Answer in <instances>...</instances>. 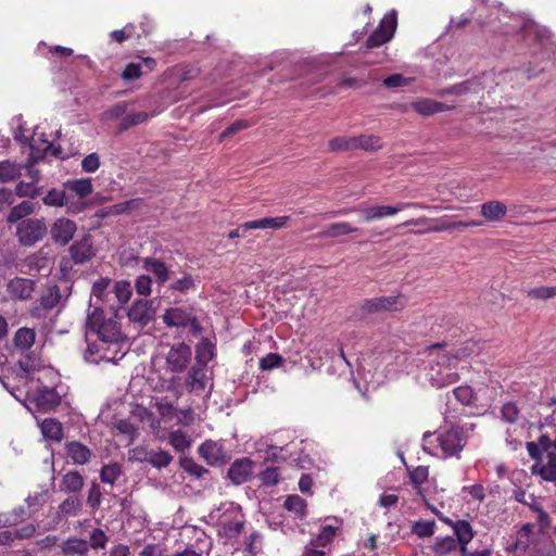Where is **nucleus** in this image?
Wrapping results in <instances>:
<instances>
[{
    "instance_id": "22",
    "label": "nucleus",
    "mask_w": 556,
    "mask_h": 556,
    "mask_svg": "<svg viewBox=\"0 0 556 556\" xmlns=\"http://www.w3.org/2000/svg\"><path fill=\"white\" fill-rule=\"evenodd\" d=\"M199 454L211 466L224 464L226 462V453L222 445L207 440L199 446Z\"/></svg>"
},
{
    "instance_id": "40",
    "label": "nucleus",
    "mask_w": 556,
    "mask_h": 556,
    "mask_svg": "<svg viewBox=\"0 0 556 556\" xmlns=\"http://www.w3.org/2000/svg\"><path fill=\"white\" fill-rule=\"evenodd\" d=\"M355 150L362 149L365 151H378L382 148L381 138L376 135H361L354 137Z\"/></svg>"
},
{
    "instance_id": "43",
    "label": "nucleus",
    "mask_w": 556,
    "mask_h": 556,
    "mask_svg": "<svg viewBox=\"0 0 556 556\" xmlns=\"http://www.w3.org/2000/svg\"><path fill=\"white\" fill-rule=\"evenodd\" d=\"M338 530L337 527L330 525L323 526L317 536L312 540L313 545H317L321 548L327 547L336 538Z\"/></svg>"
},
{
    "instance_id": "49",
    "label": "nucleus",
    "mask_w": 556,
    "mask_h": 556,
    "mask_svg": "<svg viewBox=\"0 0 556 556\" xmlns=\"http://www.w3.org/2000/svg\"><path fill=\"white\" fill-rule=\"evenodd\" d=\"M21 175V167L17 164L11 163L10 161H3L0 163V181L9 182Z\"/></svg>"
},
{
    "instance_id": "55",
    "label": "nucleus",
    "mask_w": 556,
    "mask_h": 556,
    "mask_svg": "<svg viewBox=\"0 0 556 556\" xmlns=\"http://www.w3.org/2000/svg\"><path fill=\"white\" fill-rule=\"evenodd\" d=\"M258 479L265 486L277 485L280 480V472L278 467H267L266 469L260 472Z\"/></svg>"
},
{
    "instance_id": "42",
    "label": "nucleus",
    "mask_w": 556,
    "mask_h": 556,
    "mask_svg": "<svg viewBox=\"0 0 556 556\" xmlns=\"http://www.w3.org/2000/svg\"><path fill=\"white\" fill-rule=\"evenodd\" d=\"M144 460L153 467L161 469L167 467L172 463L173 456L163 450L150 451L146 453Z\"/></svg>"
},
{
    "instance_id": "59",
    "label": "nucleus",
    "mask_w": 556,
    "mask_h": 556,
    "mask_svg": "<svg viewBox=\"0 0 556 556\" xmlns=\"http://www.w3.org/2000/svg\"><path fill=\"white\" fill-rule=\"evenodd\" d=\"M144 72L140 63H128L121 74V77L126 81H132L139 79Z\"/></svg>"
},
{
    "instance_id": "63",
    "label": "nucleus",
    "mask_w": 556,
    "mask_h": 556,
    "mask_svg": "<svg viewBox=\"0 0 556 556\" xmlns=\"http://www.w3.org/2000/svg\"><path fill=\"white\" fill-rule=\"evenodd\" d=\"M134 25L131 23L127 24L123 29H116L110 33V38L112 41L117 43H123L134 36Z\"/></svg>"
},
{
    "instance_id": "45",
    "label": "nucleus",
    "mask_w": 556,
    "mask_h": 556,
    "mask_svg": "<svg viewBox=\"0 0 556 556\" xmlns=\"http://www.w3.org/2000/svg\"><path fill=\"white\" fill-rule=\"evenodd\" d=\"M215 346L208 339H202L197 345L195 362L207 364L214 357Z\"/></svg>"
},
{
    "instance_id": "57",
    "label": "nucleus",
    "mask_w": 556,
    "mask_h": 556,
    "mask_svg": "<svg viewBox=\"0 0 556 556\" xmlns=\"http://www.w3.org/2000/svg\"><path fill=\"white\" fill-rule=\"evenodd\" d=\"M134 288L137 294L149 296L152 291V278L149 275H140L136 278Z\"/></svg>"
},
{
    "instance_id": "33",
    "label": "nucleus",
    "mask_w": 556,
    "mask_h": 556,
    "mask_svg": "<svg viewBox=\"0 0 556 556\" xmlns=\"http://www.w3.org/2000/svg\"><path fill=\"white\" fill-rule=\"evenodd\" d=\"M123 475V467L118 463L104 464L99 472L101 482L110 485H114Z\"/></svg>"
},
{
    "instance_id": "54",
    "label": "nucleus",
    "mask_w": 556,
    "mask_h": 556,
    "mask_svg": "<svg viewBox=\"0 0 556 556\" xmlns=\"http://www.w3.org/2000/svg\"><path fill=\"white\" fill-rule=\"evenodd\" d=\"M528 298L533 300H549L556 296V286L555 287H547L542 286L538 288L530 289L527 292Z\"/></svg>"
},
{
    "instance_id": "32",
    "label": "nucleus",
    "mask_w": 556,
    "mask_h": 556,
    "mask_svg": "<svg viewBox=\"0 0 556 556\" xmlns=\"http://www.w3.org/2000/svg\"><path fill=\"white\" fill-rule=\"evenodd\" d=\"M289 216L265 217L245 223V228L252 229H280L286 227Z\"/></svg>"
},
{
    "instance_id": "30",
    "label": "nucleus",
    "mask_w": 556,
    "mask_h": 556,
    "mask_svg": "<svg viewBox=\"0 0 556 556\" xmlns=\"http://www.w3.org/2000/svg\"><path fill=\"white\" fill-rule=\"evenodd\" d=\"M207 364L197 363L193 365L186 380L188 387L192 390H204L205 389V379H206V367Z\"/></svg>"
},
{
    "instance_id": "29",
    "label": "nucleus",
    "mask_w": 556,
    "mask_h": 556,
    "mask_svg": "<svg viewBox=\"0 0 556 556\" xmlns=\"http://www.w3.org/2000/svg\"><path fill=\"white\" fill-rule=\"evenodd\" d=\"M42 435L50 441L61 442L64 438L62 424L55 418H46L40 425Z\"/></svg>"
},
{
    "instance_id": "34",
    "label": "nucleus",
    "mask_w": 556,
    "mask_h": 556,
    "mask_svg": "<svg viewBox=\"0 0 556 556\" xmlns=\"http://www.w3.org/2000/svg\"><path fill=\"white\" fill-rule=\"evenodd\" d=\"M36 332L33 328L22 327L16 330L13 343L21 351H28L35 343Z\"/></svg>"
},
{
    "instance_id": "12",
    "label": "nucleus",
    "mask_w": 556,
    "mask_h": 556,
    "mask_svg": "<svg viewBox=\"0 0 556 556\" xmlns=\"http://www.w3.org/2000/svg\"><path fill=\"white\" fill-rule=\"evenodd\" d=\"M191 355V348L188 344L184 342L177 343L168 351L166 362L172 371L181 372L187 368Z\"/></svg>"
},
{
    "instance_id": "46",
    "label": "nucleus",
    "mask_w": 556,
    "mask_h": 556,
    "mask_svg": "<svg viewBox=\"0 0 556 556\" xmlns=\"http://www.w3.org/2000/svg\"><path fill=\"white\" fill-rule=\"evenodd\" d=\"M244 523L245 521L243 517L223 521L222 528L225 536H227L228 539L238 538L244 529Z\"/></svg>"
},
{
    "instance_id": "52",
    "label": "nucleus",
    "mask_w": 556,
    "mask_h": 556,
    "mask_svg": "<svg viewBox=\"0 0 556 556\" xmlns=\"http://www.w3.org/2000/svg\"><path fill=\"white\" fill-rule=\"evenodd\" d=\"M37 402L41 409L47 410L58 406L60 399L54 390H46L38 395Z\"/></svg>"
},
{
    "instance_id": "20",
    "label": "nucleus",
    "mask_w": 556,
    "mask_h": 556,
    "mask_svg": "<svg viewBox=\"0 0 556 556\" xmlns=\"http://www.w3.org/2000/svg\"><path fill=\"white\" fill-rule=\"evenodd\" d=\"M68 252L75 264H84L94 256V249L90 236H85L81 240L74 242Z\"/></svg>"
},
{
    "instance_id": "35",
    "label": "nucleus",
    "mask_w": 556,
    "mask_h": 556,
    "mask_svg": "<svg viewBox=\"0 0 556 556\" xmlns=\"http://www.w3.org/2000/svg\"><path fill=\"white\" fill-rule=\"evenodd\" d=\"M283 507L299 519H304L307 515V503L298 494L288 495Z\"/></svg>"
},
{
    "instance_id": "9",
    "label": "nucleus",
    "mask_w": 556,
    "mask_h": 556,
    "mask_svg": "<svg viewBox=\"0 0 556 556\" xmlns=\"http://www.w3.org/2000/svg\"><path fill=\"white\" fill-rule=\"evenodd\" d=\"M43 219L28 218L17 225L16 235L22 245L31 247L47 235Z\"/></svg>"
},
{
    "instance_id": "13",
    "label": "nucleus",
    "mask_w": 556,
    "mask_h": 556,
    "mask_svg": "<svg viewBox=\"0 0 556 556\" xmlns=\"http://www.w3.org/2000/svg\"><path fill=\"white\" fill-rule=\"evenodd\" d=\"M153 301L147 299L136 300L127 312L130 321L138 324L140 327L147 326L154 319Z\"/></svg>"
},
{
    "instance_id": "38",
    "label": "nucleus",
    "mask_w": 556,
    "mask_h": 556,
    "mask_svg": "<svg viewBox=\"0 0 556 556\" xmlns=\"http://www.w3.org/2000/svg\"><path fill=\"white\" fill-rule=\"evenodd\" d=\"M412 105L417 113L424 116H429L439 112H443L445 106L441 102L429 99L413 102Z\"/></svg>"
},
{
    "instance_id": "62",
    "label": "nucleus",
    "mask_w": 556,
    "mask_h": 556,
    "mask_svg": "<svg viewBox=\"0 0 556 556\" xmlns=\"http://www.w3.org/2000/svg\"><path fill=\"white\" fill-rule=\"evenodd\" d=\"M283 362V358L278 353H268L266 356L260 359V368L262 370H270L279 367Z\"/></svg>"
},
{
    "instance_id": "53",
    "label": "nucleus",
    "mask_w": 556,
    "mask_h": 556,
    "mask_svg": "<svg viewBox=\"0 0 556 556\" xmlns=\"http://www.w3.org/2000/svg\"><path fill=\"white\" fill-rule=\"evenodd\" d=\"M108 541L109 536L105 532L100 528H96L91 531L89 541L87 542L89 544V549H102L105 548Z\"/></svg>"
},
{
    "instance_id": "44",
    "label": "nucleus",
    "mask_w": 556,
    "mask_h": 556,
    "mask_svg": "<svg viewBox=\"0 0 556 556\" xmlns=\"http://www.w3.org/2000/svg\"><path fill=\"white\" fill-rule=\"evenodd\" d=\"M194 288L195 280L193 276L189 273H184V275L180 278L174 279L168 286L169 290L178 291L180 293H187Z\"/></svg>"
},
{
    "instance_id": "51",
    "label": "nucleus",
    "mask_w": 556,
    "mask_h": 556,
    "mask_svg": "<svg viewBox=\"0 0 556 556\" xmlns=\"http://www.w3.org/2000/svg\"><path fill=\"white\" fill-rule=\"evenodd\" d=\"M180 467L188 472L190 476H193L195 478L203 477L204 473L207 472V469H205L200 464L195 463L193 458L191 457H181L180 460Z\"/></svg>"
},
{
    "instance_id": "36",
    "label": "nucleus",
    "mask_w": 556,
    "mask_h": 556,
    "mask_svg": "<svg viewBox=\"0 0 556 556\" xmlns=\"http://www.w3.org/2000/svg\"><path fill=\"white\" fill-rule=\"evenodd\" d=\"M358 231V228L353 227L348 222H338L330 224L325 230H323L318 237L321 238H338L340 236L350 235Z\"/></svg>"
},
{
    "instance_id": "24",
    "label": "nucleus",
    "mask_w": 556,
    "mask_h": 556,
    "mask_svg": "<svg viewBox=\"0 0 556 556\" xmlns=\"http://www.w3.org/2000/svg\"><path fill=\"white\" fill-rule=\"evenodd\" d=\"M85 485L84 476L77 470H70L62 476L59 488L65 494L79 495Z\"/></svg>"
},
{
    "instance_id": "26",
    "label": "nucleus",
    "mask_w": 556,
    "mask_h": 556,
    "mask_svg": "<svg viewBox=\"0 0 556 556\" xmlns=\"http://www.w3.org/2000/svg\"><path fill=\"white\" fill-rule=\"evenodd\" d=\"M81 509V498L78 495L68 494V496L59 504L56 514L59 519L76 517L80 514Z\"/></svg>"
},
{
    "instance_id": "41",
    "label": "nucleus",
    "mask_w": 556,
    "mask_h": 556,
    "mask_svg": "<svg viewBox=\"0 0 556 556\" xmlns=\"http://www.w3.org/2000/svg\"><path fill=\"white\" fill-rule=\"evenodd\" d=\"M67 190L76 193L79 198H85L92 192V184L90 178H80L67 180L65 182Z\"/></svg>"
},
{
    "instance_id": "7",
    "label": "nucleus",
    "mask_w": 556,
    "mask_h": 556,
    "mask_svg": "<svg viewBox=\"0 0 556 556\" xmlns=\"http://www.w3.org/2000/svg\"><path fill=\"white\" fill-rule=\"evenodd\" d=\"M397 26V13L395 10L390 11L380 21L376 30H374L366 40L368 49L377 48L390 41L393 38Z\"/></svg>"
},
{
    "instance_id": "21",
    "label": "nucleus",
    "mask_w": 556,
    "mask_h": 556,
    "mask_svg": "<svg viewBox=\"0 0 556 556\" xmlns=\"http://www.w3.org/2000/svg\"><path fill=\"white\" fill-rule=\"evenodd\" d=\"M253 471V462L248 458L236 459L228 469V478L236 485L248 481Z\"/></svg>"
},
{
    "instance_id": "16",
    "label": "nucleus",
    "mask_w": 556,
    "mask_h": 556,
    "mask_svg": "<svg viewBox=\"0 0 556 556\" xmlns=\"http://www.w3.org/2000/svg\"><path fill=\"white\" fill-rule=\"evenodd\" d=\"M142 268L151 274L159 286H164L170 279L169 267L160 258L154 256L139 257Z\"/></svg>"
},
{
    "instance_id": "4",
    "label": "nucleus",
    "mask_w": 556,
    "mask_h": 556,
    "mask_svg": "<svg viewBox=\"0 0 556 556\" xmlns=\"http://www.w3.org/2000/svg\"><path fill=\"white\" fill-rule=\"evenodd\" d=\"M467 443V437L462 427H452L440 432H426L422 437V447L431 455H439L444 458L457 456Z\"/></svg>"
},
{
    "instance_id": "10",
    "label": "nucleus",
    "mask_w": 556,
    "mask_h": 556,
    "mask_svg": "<svg viewBox=\"0 0 556 556\" xmlns=\"http://www.w3.org/2000/svg\"><path fill=\"white\" fill-rule=\"evenodd\" d=\"M406 305L402 294L378 296L367 299L362 304V312L364 314H376L382 312H397L402 311Z\"/></svg>"
},
{
    "instance_id": "64",
    "label": "nucleus",
    "mask_w": 556,
    "mask_h": 556,
    "mask_svg": "<svg viewBox=\"0 0 556 556\" xmlns=\"http://www.w3.org/2000/svg\"><path fill=\"white\" fill-rule=\"evenodd\" d=\"M65 192L63 190L52 189L43 198V203L49 206H63Z\"/></svg>"
},
{
    "instance_id": "28",
    "label": "nucleus",
    "mask_w": 556,
    "mask_h": 556,
    "mask_svg": "<svg viewBox=\"0 0 556 556\" xmlns=\"http://www.w3.org/2000/svg\"><path fill=\"white\" fill-rule=\"evenodd\" d=\"M112 280L108 277H101L92 285L91 295L102 304H114L112 302Z\"/></svg>"
},
{
    "instance_id": "27",
    "label": "nucleus",
    "mask_w": 556,
    "mask_h": 556,
    "mask_svg": "<svg viewBox=\"0 0 556 556\" xmlns=\"http://www.w3.org/2000/svg\"><path fill=\"white\" fill-rule=\"evenodd\" d=\"M112 291V298L115 299V302H112L116 307V312H118L130 300L132 286L128 280H118L113 283Z\"/></svg>"
},
{
    "instance_id": "18",
    "label": "nucleus",
    "mask_w": 556,
    "mask_h": 556,
    "mask_svg": "<svg viewBox=\"0 0 556 556\" xmlns=\"http://www.w3.org/2000/svg\"><path fill=\"white\" fill-rule=\"evenodd\" d=\"M77 230L76 224L68 218H58L51 229V239L55 244L66 245L74 237Z\"/></svg>"
},
{
    "instance_id": "56",
    "label": "nucleus",
    "mask_w": 556,
    "mask_h": 556,
    "mask_svg": "<svg viewBox=\"0 0 556 556\" xmlns=\"http://www.w3.org/2000/svg\"><path fill=\"white\" fill-rule=\"evenodd\" d=\"M502 419L509 424L518 421L520 416V409L515 402H507L501 408Z\"/></svg>"
},
{
    "instance_id": "15",
    "label": "nucleus",
    "mask_w": 556,
    "mask_h": 556,
    "mask_svg": "<svg viewBox=\"0 0 556 556\" xmlns=\"http://www.w3.org/2000/svg\"><path fill=\"white\" fill-rule=\"evenodd\" d=\"M534 525L527 522L516 533L515 542L506 547L513 556H525L531 545Z\"/></svg>"
},
{
    "instance_id": "17",
    "label": "nucleus",
    "mask_w": 556,
    "mask_h": 556,
    "mask_svg": "<svg viewBox=\"0 0 556 556\" xmlns=\"http://www.w3.org/2000/svg\"><path fill=\"white\" fill-rule=\"evenodd\" d=\"M61 300V293L58 286L50 287L46 293L40 296L39 303H34L29 313L34 318H41L47 312L53 309Z\"/></svg>"
},
{
    "instance_id": "39",
    "label": "nucleus",
    "mask_w": 556,
    "mask_h": 556,
    "mask_svg": "<svg viewBox=\"0 0 556 556\" xmlns=\"http://www.w3.org/2000/svg\"><path fill=\"white\" fill-rule=\"evenodd\" d=\"M35 211V203L25 200L13 206L8 215V222L14 224L20 219L30 215Z\"/></svg>"
},
{
    "instance_id": "5",
    "label": "nucleus",
    "mask_w": 556,
    "mask_h": 556,
    "mask_svg": "<svg viewBox=\"0 0 556 556\" xmlns=\"http://www.w3.org/2000/svg\"><path fill=\"white\" fill-rule=\"evenodd\" d=\"M454 535L437 538L432 546V551L435 556H451L453 554H459L466 552V546L471 542L475 536L472 526L468 520L456 519L452 527Z\"/></svg>"
},
{
    "instance_id": "1",
    "label": "nucleus",
    "mask_w": 556,
    "mask_h": 556,
    "mask_svg": "<svg viewBox=\"0 0 556 556\" xmlns=\"http://www.w3.org/2000/svg\"><path fill=\"white\" fill-rule=\"evenodd\" d=\"M450 344L445 341L431 344L427 348L431 357L429 379L437 388H444L459 380L458 364L447 354Z\"/></svg>"
},
{
    "instance_id": "48",
    "label": "nucleus",
    "mask_w": 556,
    "mask_h": 556,
    "mask_svg": "<svg viewBox=\"0 0 556 556\" xmlns=\"http://www.w3.org/2000/svg\"><path fill=\"white\" fill-rule=\"evenodd\" d=\"M148 118H149V114L147 112H143V111L130 112L122 118L121 124H119V129L127 130L130 127H134L139 124H143L144 122L148 121Z\"/></svg>"
},
{
    "instance_id": "2",
    "label": "nucleus",
    "mask_w": 556,
    "mask_h": 556,
    "mask_svg": "<svg viewBox=\"0 0 556 556\" xmlns=\"http://www.w3.org/2000/svg\"><path fill=\"white\" fill-rule=\"evenodd\" d=\"M118 312L114 304H110L109 311L102 307H93L87 315L86 328L94 333L103 343L118 344L125 340L119 323Z\"/></svg>"
},
{
    "instance_id": "11",
    "label": "nucleus",
    "mask_w": 556,
    "mask_h": 556,
    "mask_svg": "<svg viewBox=\"0 0 556 556\" xmlns=\"http://www.w3.org/2000/svg\"><path fill=\"white\" fill-rule=\"evenodd\" d=\"M430 222H435V220L428 218L426 216H422V217H418V218L408 219V220L404 222L401 226H422V225H427ZM437 222H438V224L430 227L428 230H417L414 232L415 233H426L429 231L439 232V231H446V230H453V229H465L468 227H476V226L481 225L480 222H475V220L454 222V223H448V222H443V220H441V222L437 220Z\"/></svg>"
},
{
    "instance_id": "58",
    "label": "nucleus",
    "mask_w": 556,
    "mask_h": 556,
    "mask_svg": "<svg viewBox=\"0 0 556 556\" xmlns=\"http://www.w3.org/2000/svg\"><path fill=\"white\" fill-rule=\"evenodd\" d=\"M169 443L179 452H182L190 446V441L181 430H176L169 433Z\"/></svg>"
},
{
    "instance_id": "50",
    "label": "nucleus",
    "mask_w": 556,
    "mask_h": 556,
    "mask_svg": "<svg viewBox=\"0 0 556 556\" xmlns=\"http://www.w3.org/2000/svg\"><path fill=\"white\" fill-rule=\"evenodd\" d=\"M330 151H352L355 150L354 137H334L328 142Z\"/></svg>"
},
{
    "instance_id": "25",
    "label": "nucleus",
    "mask_w": 556,
    "mask_h": 556,
    "mask_svg": "<svg viewBox=\"0 0 556 556\" xmlns=\"http://www.w3.org/2000/svg\"><path fill=\"white\" fill-rule=\"evenodd\" d=\"M408 475L416 495H418L420 498H426V496H428V491L424 484L428 481L429 478V467L417 466L413 469H408Z\"/></svg>"
},
{
    "instance_id": "23",
    "label": "nucleus",
    "mask_w": 556,
    "mask_h": 556,
    "mask_svg": "<svg viewBox=\"0 0 556 556\" xmlns=\"http://www.w3.org/2000/svg\"><path fill=\"white\" fill-rule=\"evenodd\" d=\"M481 351V344L479 341L473 339H468L458 345H454L451 349H447V354L455 358V362L459 364L462 361H466L473 355H478Z\"/></svg>"
},
{
    "instance_id": "60",
    "label": "nucleus",
    "mask_w": 556,
    "mask_h": 556,
    "mask_svg": "<svg viewBox=\"0 0 556 556\" xmlns=\"http://www.w3.org/2000/svg\"><path fill=\"white\" fill-rule=\"evenodd\" d=\"M102 501V492L101 488L97 482H92L87 496V504L92 510H96L100 507Z\"/></svg>"
},
{
    "instance_id": "31",
    "label": "nucleus",
    "mask_w": 556,
    "mask_h": 556,
    "mask_svg": "<svg viewBox=\"0 0 556 556\" xmlns=\"http://www.w3.org/2000/svg\"><path fill=\"white\" fill-rule=\"evenodd\" d=\"M507 213V207L500 201H488L481 205V215L490 220H501Z\"/></svg>"
},
{
    "instance_id": "19",
    "label": "nucleus",
    "mask_w": 556,
    "mask_h": 556,
    "mask_svg": "<svg viewBox=\"0 0 556 556\" xmlns=\"http://www.w3.org/2000/svg\"><path fill=\"white\" fill-rule=\"evenodd\" d=\"M66 456L74 465L84 466L88 464L93 453L90 447L79 441H67L64 445Z\"/></svg>"
},
{
    "instance_id": "37",
    "label": "nucleus",
    "mask_w": 556,
    "mask_h": 556,
    "mask_svg": "<svg viewBox=\"0 0 556 556\" xmlns=\"http://www.w3.org/2000/svg\"><path fill=\"white\" fill-rule=\"evenodd\" d=\"M63 552L67 556H84L89 552V544L86 540L72 538L65 541Z\"/></svg>"
},
{
    "instance_id": "47",
    "label": "nucleus",
    "mask_w": 556,
    "mask_h": 556,
    "mask_svg": "<svg viewBox=\"0 0 556 556\" xmlns=\"http://www.w3.org/2000/svg\"><path fill=\"white\" fill-rule=\"evenodd\" d=\"M435 521L434 520H417L412 523L410 531L418 538H429L434 533Z\"/></svg>"
},
{
    "instance_id": "3",
    "label": "nucleus",
    "mask_w": 556,
    "mask_h": 556,
    "mask_svg": "<svg viewBox=\"0 0 556 556\" xmlns=\"http://www.w3.org/2000/svg\"><path fill=\"white\" fill-rule=\"evenodd\" d=\"M529 456L535 460L531 470L543 480L556 482V431L554 438L541 434L538 442H527Z\"/></svg>"
},
{
    "instance_id": "14",
    "label": "nucleus",
    "mask_w": 556,
    "mask_h": 556,
    "mask_svg": "<svg viewBox=\"0 0 556 556\" xmlns=\"http://www.w3.org/2000/svg\"><path fill=\"white\" fill-rule=\"evenodd\" d=\"M36 281L24 277H14L7 285V292L12 300L28 301L33 298Z\"/></svg>"
},
{
    "instance_id": "61",
    "label": "nucleus",
    "mask_w": 556,
    "mask_h": 556,
    "mask_svg": "<svg viewBox=\"0 0 556 556\" xmlns=\"http://www.w3.org/2000/svg\"><path fill=\"white\" fill-rule=\"evenodd\" d=\"M453 393L456 400L463 405H469L473 399V391L471 387L467 384L456 387Z\"/></svg>"
},
{
    "instance_id": "8",
    "label": "nucleus",
    "mask_w": 556,
    "mask_h": 556,
    "mask_svg": "<svg viewBox=\"0 0 556 556\" xmlns=\"http://www.w3.org/2000/svg\"><path fill=\"white\" fill-rule=\"evenodd\" d=\"M163 321L168 327L185 328L189 326L190 332L194 336H198L202 332V326L197 316L192 315L182 307H170L166 309L163 315Z\"/></svg>"
},
{
    "instance_id": "6",
    "label": "nucleus",
    "mask_w": 556,
    "mask_h": 556,
    "mask_svg": "<svg viewBox=\"0 0 556 556\" xmlns=\"http://www.w3.org/2000/svg\"><path fill=\"white\" fill-rule=\"evenodd\" d=\"M406 208L426 210L428 208V206L420 202H399L395 205L380 204L363 207L361 210V214L363 216L364 222L370 223L374 220H379L389 216L396 215L399 212Z\"/></svg>"
}]
</instances>
